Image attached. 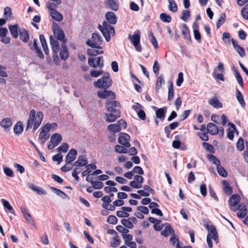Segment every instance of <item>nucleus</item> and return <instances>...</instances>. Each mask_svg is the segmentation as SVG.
<instances>
[{
	"mask_svg": "<svg viewBox=\"0 0 248 248\" xmlns=\"http://www.w3.org/2000/svg\"><path fill=\"white\" fill-rule=\"evenodd\" d=\"M94 84L95 87L105 89L97 92V95L99 98L104 99L108 98L113 100L116 98L115 94L113 92L106 90L112 85V80L109 78L108 73L105 74L101 78L98 79Z\"/></svg>",
	"mask_w": 248,
	"mask_h": 248,
	"instance_id": "obj_1",
	"label": "nucleus"
},
{
	"mask_svg": "<svg viewBox=\"0 0 248 248\" xmlns=\"http://www.w3.org/2000/svg\"><path fill=\"white\" fill-rule=\"evenodd\" d=\"M36 115V111L34 109L31 110L29 114V118L28 121L26 130L31 128L33 125V130L35 131L41 124L43 119V113L42 111H38Z\"/></svg>",
	"mask_w": 248,
	"mask_h": 248,
	"instance_id": "obj_2",
	"label": "nucleus"
},
{
	"mask_svg": "<svg viewBox=\"0 0 248 248\" xmlns=\"http://www.w3.org/2000/svg\"><path fill=\"white\" fill-rule=\"evenodd\" d=\"M109 24V23L107 21H104L102 23V26L100 24L98 26V29L101 31L107 42H108L110 39V34H114L115 33L114 28Z\"/></svg>",
	"mask_w": 248,
	"mask_h": 248,
	"instance_id": "obj_3",
	"label": "nucleus"
},
{
	"mask_svg": "<svg viewBox=\"0 0 248 248\" xmlns=\"http://www.w3.org/2000/svg\"><path fill=\"white\" fill-rule=\"evenodd\" d=\"M86 44L92 48H101L100 45L102 44V41L99 34L93 33L91 39L88 40Z\"/></svg>",
	"mask_w": 248,
	"mask_h": 248,
	"instance_id": "obj_4",
	"label": "nucleus"
},
{
	"mask_svg": "<svg viewBox=\"0 0 248 248\" xmlns=\"http://www.w3.org/2000/svg\"><path fill=\"white\" fill-rule=\"evenodd\" d=\"M53 32L54 37L60 41H62V44L65 45L67 42L66 40L65 39V34L62 29L60 28L56 23L54 25L53 28Z\"/></svg>",
	"mask_w": 248,
	"mask_h": 248,
	"instance_id": "obj_5",
	"label": "nucleus"
},
{
	"mask_svg": "<svg viewBox=\"0 0 248 248\" xmlns=\"http://www.w3.org/2000/svg\"><path fill=\"white\" fill-rule=\"evenodd\" d=\"M62 136L57 133L53 134L50 140L48 143L47 148L51 150L56 147L62 141Z\"/></svg>",
	"mask_w": 248,
	"mask_h": 248,
	"instance_id": "obj_6",
	"label": "nucleus"
},
{
	"mask_svg": "<svg viewBox=\"0 0 248 248\" xmlns=\"http://www.w3.org/2000/svg\"><path fill=\"white\" fill-rule=\"evenodd\" d=\"M88 64L90 66L95 68L97 66L102 68L104 66V61L102 56L97 58H89L88 59Z\"/></svg>",
	"mask_w": 248,
	"mask_h": 248,
	"instance_id": "obj_7",
	"label": "nucleus"
},
{
	"mask_svg": "<svg viewBox=\"0 0 248 248\" xmlns=\"http://www.w3.org/2000/svg\"><path fill=\"white\" fill-rule=\"evenodd\" d=\"M131 42L135 46V49L138 52H140L142 50L141 45L140 44V35L139 34H134L132 35H129L128 36Z\"/></svg>",
	"mask_w": 248,
	"mask_h": 248,
	"instance_id": "obj_8",
	"label": "nucleus"
},
{
	"mask_svg": "<svg viewBox=\"0 0 248 248\" xmlns=\"http://www.w3.org/2000/svg\"><path fill=\"white\" fill-rule=\"evenodd\" d=\"M130 140V136L125 133H121L119 134V137L118 138V142L124 146L125 147L128 148L130 146V144L129 142Z\"/></svg>",
	"mask_w": 248,
	"mask_h": 248,
	"instance_id": "obj_9",
	"label": "nucleus"
},
{
	"mask_svg": "<svg viewBox=\"0 0 248 248\" xmlns=\"http://www.w3.org/2000/svg\"><path fill=\"white\" fill-rule=\"evenodd\" d=\"M109 113L105 114L107 117L106 121L108 123L114 122L117 118L120 117V110H115L114 112H109Z\"/></svg>",
	"mask_w": 248,
	"mask_h": 248,
	"instance_id": "obj_10",
	"label": "nucleus"
},
{
	"mask_svg": "<svg viewBox=\"0 0 248 248\" xmlns=\"http://www.w3.org/2000/svg\"><path fill=\"white\" fill-rule=\"evenodd\" d=\"M120 104L116 101H108L106 103V107L108 112H114L115 110H119L116 108L119 107Z\"/></svg>",
	"mask_w": 248,
	"mask_h": 248,
	"instance_id": "obj_11",
	"label": "nucleus"
},
{
	"mask_svg": "<svg viewBox=\"0 0 248 248\" xmlns=\"http://www.w3.org/2000/svg\"><path fill=\"white\" fill-rule=\"evenodd\" d=\"M232 210L234 211L236 210L235 208H234ZM237 210H238L237 212V215L239 218H243L247 215V210L244 204L240 203L239 204Z\"/></svg>",
	"mask_w": 248,
	"mask_h": 248,
	"instance_id": "obj_12",
	"label": "nucleus"
},
{
	"mask_svg": "<svg viewBox=\"0 0 248 248\" xmlns=\"http://www.w3.org/2000/svg\"><path fill=\"white\" fill-rule=\"evenodd\" d=\"M232 44L233 45V47L237 51V52L239 54L241 57H243L245 56V51L244 48L238 45V43L237 41H235L233 39H232L231 40Z\"/></svg>",
	"mask_w": 248,
	"mask_h": 248,
	"instance_id": "obj_13",
	"label": "nucleus"
},
{
	"mask_svg": "<svg viewBox=\"0 0 248 248\" xmlns=\"http://www.w3.org/2000/svg\"><path fill=\"white\" fill-rule=\"evenodd\" d=\"M21 211L24 217L26 219V220L27 221L28 223L30 224L31 226H34V221L33 219L31 218V217L29 213L27 212V209L23 206H21L20 207Z\"/></svg>",
	"mask_w": 248,
	"mask_h": 248,
	"instance_id": "obj_14",
	"label": "nucleus"
},
{
	"mask_svg": "<svg viewBox=\"0 0 248 248\" xmlns=\"http://www.w3.org/2000/svg\"><path fill=\"white\" fill-rule=\"evenodd\" d=\"M77 155V152L76 150L74 149H71L66 156L65 161L67 164H70L74 161L76 158Z\"/></svg>",
	"mask_w": 248,
	"mask_h": 248,
	"instance_id": "obj_15",
	"label": "nucleus"
},
{
	"mask_svg": "<svg viewBox=\"0 0 248 248\" xmlns=\"http://www.w3.org/2000/svg\"><path fill=\"white\" fill-rule=\"evenodd\" d=\"M154 109H156L155 115L157 118L163 121L165 118V115L167 111V108L163 107L160 108H157L156 107H154Z\"/></svg>",
	"mask_w": 248,
	"mask_h": 248,
	"instance_id": "obj_16",
	"label": "nucleus"
},
{
	"mask_svg": "<svg viewBox=\"0 0 248 248\" xmlns=\"http://www.w3.org/2000/svg\"><path fill=\"white\" fill-rule=\"evenodd\" d=\"M50 43L52 49L54 53H57L60 50V45L57 40L53 38L52 36L49 37Z\"/></svg>",
	"mask_w": 248,
	"mask_h": 248,
	"instance_id": "obj_17",
	"label": "nucleus"
},
{
	"mask_svg": "<svg viewBox=\"0 0 248 248\" xmlns=\"http://www.w3.org/2000/svg\"><path fill=\"white\" fill-rule=\"evenodd\" d=\"M9 29L12 37L15 39L17 38L18 36V31L19 32V30H21L18 25L16 24L14 25L9 26Z\"/></svg>",
	"mask_w": 248,
	"mask_h": 248,
	"instance_id": "obj_18",
	"label": "nucleus"
},
{
	"mask_svg": "<svg viewBox=\"0 0 248 248\" xmlns=\"http://www.w3.org/2000/svg\"><path fill=\"white\" fill-rule=\"evenodd\" d=\"M105 17L108 23L110 24H115L117 22V17L115 14L112 12H107Z\"/></svg>",
	"mask_w": 248,
	"mask_h": 248,
	"instance_id": "obj_19",
	"label": "nucleus"
},
{
	"mask_svg": "<svg viewBox=\"0 0 248 248\" xmlns=\"http://www.w3.org/2000/svg\"><path fill=\"white\" fill-rule=\"evenodd\" d=\"M62 49L60 52V57L62 60L65 61L69 57V51L65 45L62 44Z\"/></svg>",
	"mask_w": 248,
	"mask_h": 248,
	"instance_id": "obj_20",
	"label": "nucleus"
},
{
	"mask_svg": "<svg viewBox=\"0 0 248 248\" xmlns=\"http://www.w3.org/2000/svg\"><path fill=\"white\" fill-rule=\"evenodd\" d=\"M207 129L208 132L212 135L217 134L218 132V126L213 123H209L207 124Z\"/></svg>",
	"mask_w": 248,
	"mask_h": 248,
	"instance_id": "obj_21",
	"label": "nucleus"
},
{
	"mask_svg": "<svg viewBox=\"0 0 248 248\" xmlns=\"http://www.w3.org/2000/svg\"><path fill=\"white\" fill-rule=\"evenodd\" d=\"M12 125V122L10 118H5L0 122V125L3 127L5 130L10 128Z\"/></svg>",
	"mask_w": 248,
	"mask_h": 248,
	"instance_id": "obj_22",
	"label": "nucleus"
},
{
	"mask_svg": "<svg viewBox=\"0 0 248 248\" xmlns=\"http://www.w3.org/2000/svg\"><path fill=\"white\" fill-rule=\"evenodd\" d=\"M240 201V197L238 194L232 195L229 200V204L231 206H235Z\"/></svg>",
	"mask_w": 248,
	"mask_h": 248,
	"instance_id": "obj_23",
	"label": "nucleus"
},
{
	"mask_svg": "<svg viewBox=\"0 0 248 248\" xmlns=\"http://www.w3.org/2000/svg\"><path fill=\"white\" fill-rule=\"evenodd\" d=\"M19 37L20 39L24 42H28L29 40V35L27 31L22 29L19 30Z\"/></svg>",
	"mask_w": 248,
	"mask_h": 248,
	"instance_id": "obj_24",
	"label": "nucleus"
},
{
	"mask_svg": "<svg viewBox=\"0 0 248 248\" xmlns=\"http://www.w3.org/2000/svg\"><path fill=\"white\" fill-rule=\"evenodd\" d=\"M209 104L216 108H221L222 105L216 97L211 98L208 101Z\"/></svg>",
	"mask_w": 248,
	"mask_h": 248,
	"instance_id": "obj_25",
	"label": "nucleus"
},
{
	"mask_svg": "<svg viewBox=\"0 0 248 248\" xmlns=\"http://www.w3.org/2000/svg\"><path fill=\"white\" fill-rule=\"evenodd\" d=\"M165 83V80L164 79V76L161 74L157 79L155 84V90L157 93L159 92V90L162 87V84Z\"/></svg>",
	"mask_w": 248,
	"mask_h": 248,
	"instance_id": "obj_26",
	"label": "nucleus"
},
{
	"mask_svg": "<svg viewBox=\"0 0 248 248\" xmlns=\"http://www.w3.org/2000/svg\"><path fill=\"white\" fill-rule=\"evenodd\" d=\"M23 130V125L21 121H18L14 127V131L15 134L20 135Z\"/></svg>",
	"mask_w": 248,
	"mask_h": 248,
	"instance_id": "obj_27",
	"label": "nucleus"
},
{
	"mask_svg": "<svg viewBox=\"0 0 248 248\" xmlns=\"http://www.w3.org/2000/svg\"><path fill=\"white\" fill-rule=\"evenodd\" d=\"M29 187L32 190L37 192V194L39 195H46V192L42 188L40 187L37 186L33 184H30L29 185Z\"/></svg>",
	"mask_w": 248,
	"mask_h": 248,
	"instance_id": "obj_28",
	"label": "nucleus"
},
{
	"mask_svg": "<svg viewBox=\"0 0 248 248\" xmlns=\"http://www.w3.org/2000/svg\"><path fill=\"white\" fill-rule=\"evenodd\" d=\"M236 97L241 106L244 108L245 107V102L241 93L238 89H236Z\"/></svg>",
	"mask_w": 248,
	"mask_h": 248,
	"instance_id": "obj_29",
	"label": "nucleus"
},
{
	"mask_svg": "<svg viewBox=\"0 0 248 248\" xmlns=\"http://www.w3.org/2000/svg\"><path fill=\"white\" fill-rule=\"evenodd\" d=\"M0 202L2 203L4 208L8 210L11 214L16 215V213L15 212L14 210L13 209L12 206L10 205L8 201L4 199H1L0 200Z\"/></svg>",
	"mask_w": 248,
	"mask_h": 248,
	"instance_id": "obj_30",
	"label": "nucleus"
},
{
	"mask_svg": "<svg viewBox=\"0 0 248 248\" xmlns=\"http://www.w3.org/2000/svg\"><path fill=\"white\" fill-rule=\"evenodd\" d=\"M88 164V161L84 159L83 156H79L78 160L74 163V166H84Z\"/></svg>",
	"mask_w": 248,
	"mask_h": 248,
	"instance_id": "obj_31",
	"label": "nucleus"
},
{
	"mask_svg": "<svg viewBox=\"0 0 248 248\" xmlns=\"http://www.w3.org/2000/svg\"><path fill=\"white\" fill-rule=\"evenodd\" d=\"M50 15L56 21H61L63 19V16L57 10L50 12Z\"/></svg>",
	"mask_w": 248,
	"mask_h": 248,
	"instance_id": "obj_32",
	"label": "nucleus"
},
{
	"mask_svg": "<svg viewBox=\"0 0 248 248\" xmlns=\"http://www.w3.org/2000/svg\"><path fill=\"white\" fill-rule=\"evenodd\" d=\"M107 5L111 10L116 11L119 9V6L115 0H107Z\"/></svg>",
	"mask_w": 248,
	"mask_h": 248,
	"instance_id": "obj_33",
	"label": "nucleus"
},
{
	"mask_svg": "<svg viewBox=\"0 0 248 248\" xmlns=\"http://www.w3.org/2000/svg\"><path fill=\"white\" fill-rule=\"evenodd\" d=\"M208 229L209 232V233H210L213 239H214L216 241L218 240L217 232L215 227L214 226H211L210 227L208 228Z\"/></svg>",
	"mask_w": 248,
	"mask_h": 248,
	"instance_id": "obj_34",
	"label": "nucleus"
},
{
	"mask_svg": "<svg viewBox=\"0 0 248 248\" xmlns=\"http://www.w3.org/2000/svg\"><path fill=\"white\" fill-rule=\"evenodd\" d=\"M49 135L44 131H41L39 136V139L41 140V143L43 145L48 139Z\"/></svg>",
	"mask_w": 248,
	"mask_h": 248,
	"instance_id": "obj_35",
	"label": "nucleus"
},
{
	"mask_svg": "<svg viewBox=\"0 0 248 248\" xmlns=\"http://www.w3.org/2000/svg\"><path fill=\"white\" fill-rule=\"evenodd\" d=\"M228 125L231 126V127L233 128V130H231L230 128H228L227 130V137L231 140H232L234 137V130H235V126L233 124L231 123H229Z\"/></svg>",
	"mask_w": 248,
	"mask_h": 248,
	"instance_id": "obj_36",
	"label": "nucleus"
},
{
	"mask_svg": "<svg viewBox=\"0 0 248 248\" xmlns=\"http://www.w3.org/2000/svg\"><path fill=\"white\" fill-rule=\"evenodd\" d=\"M168 8L172 12L175 13L177 11L178 7L174 0H168Z\"/></svg>",
	"mask_w": 248,
	"mask_h": 248,
	"instance_id": "obj_37",
	"label": "nucleus"
},
{
	"mask_svg": "<svg viewBox=\"0 0 248 248\" xmlns=\"http://www.w3.org/2000/svg\"><path fill=\"white\" fill-rule=\"evenodd\" d=\"M108 129L109 131L113 132H118L121 130L120 125L117 123L109 124L108 126Z\"/></svg>",
	"mask_w": 248,
	"mask_h": 248,
	"instance_id": "obj_38",
	"label": "nucleus"
},
{
	"mask_svg": "<svg viewBox=\"0 0 248 248\" xmlns=\"http://www.w3.org/2000/svg\"><path fill=\"white\" fill-rule=\"evenodd\" d=\"M217 170L218 173L223 177H226L227 176V172L224 169V168L220 166V164L217 165Z\"/></svg>",
	"mask_w": 248,
	"mask_h": 248,
	"instance_id": "obj_39",
	"label": "nucleus"
},
{
	"mask_svg": "<svg viewBox=\"0 0 248 248\" xmlns=\"http://www.w3.org/2000/svg\"><path fill=\"white\" fill-rule=\"evenodd\" d=\"M50 189L57 195L62 198L63 199L65 198L67 196V195L64 192L59 189L53 187H51Z\"/></svg>",
	"mask_w": 248,
	"mask_h": 248,
	"instance_id": "obj_40",
	"label": "nucleus"
},
{
	"mask_svg": "<svg viewBox=\"0 0 248 248\" xmlns=\"http://www.w3.org/2000/svg\"><path fill=\"white\" fill-rule=\"evenodd\" d=\"M87 54L90 56H95L98 54H102L103 53V50H97L93 48H89L87 50Z\"/></svg>",
	"mask_w": 248,
	"mask_h": 248,
	"instance_id": "obj_41",
	"label": "nucleus"
},
{
	"mask_svg": "<svg viewBox=\"0 0 248 248\" xmlns=\"http://www.w3.org/2000/svg\"><path fill=\"white\" fill-rule=\"evenodd\" d=\"M234 75H235V78L237 79V81L238 83H239V85L241 87H243L244 84H243V80L241 76L240 75L239 71L237 69H235L234 70Z\"/></svg>",
	"mask_w": 248,
	"mask_h": 248,
	"instance_id": "obj_42",
	"label": "nucleus"
},
{
	"mask_svg": "<svg viewBox=\"0 0 248 248\" xmlns=\"http://www.w3.org/2000/svg\"><path fill=\"white\" fill-rule=\"evenodd\" d=\"M160 19L164 22L170 23L171 21V17L165 13L160 15Z\"/></svg>",
	"mask_w": 248,
	"mask_h": 248,
	"instance_id": "obj_43",
	"label": "nucleus"
},
{
	"mask_svg": "<svg viewBox=\"0 0 248 248\" xmlns=\"http://www.w3.org/2000/svg\"><path fill=\"white\" fill-rule=\"evenodd\" d=\"M114 150L116 152L120 154H126L127 152V149L126 148L119 145L115 146Z\"/></svg>",
	"mask_w": 248,
	"mask_h": 248,
	"instance_id": "obj_44",
	"label": "nucleus"
},
{
	"mask_svg": "<svg viewBox=\"0 0 248 248\" xmlns=\"http://www.w3.org/2000/svg\"><path fill=\"white\" fill-rule=\"evenodd\" d=\"M172 232H173L172 228L170 226H168L162 231L161 234L165 237H167Z\"/></svg>",
	"mask_w": 248,
	"mask_h": 248,
	"instance_id": "obj_45",
	"label": "nucleus"
},
{
	"mask_svg": "<svg viewBox=\"0 0 248 248\" xmlns=\"http://www.w3.org/2000/svg\"><path fill=\"white\" fill-rule=\"evenodd\" d=\"M120 238L118 235H115L111 242L110 246L113 248H116L120 245Z\"/></svg>",
	"mask_w": 248,
	"mask_h": 248,
	"instance_id": "obj_46",
	"label": "nucleus"
},
{
	"mask_svg": "<svg viewBox=\"0 0 248 248\" xmlns=\"http://www.w3.org/2000/svg\"><path fill=\"white\" fill-rule=\"evenodd\" d=\"M121 223L127 228L132 229L134 227L133 223L129 220V219H122L121 220Z\"/></svg>",
	"mask_w": 248,
	"mask_h": 248,
	"instance_id": "obj_47",
	"label": "nucleus"
},
{
	"mask_svg": "<svg viewBox=\"0 0 248 248\" xmlns=\"http://www.w3.org/2000/svg\"><path fill=\"white\" fill-rule=\"evenodd\" d=\"M149 39L151 42V43L154 46L155 48H158V43L154 35V33L152 32H150L149 33Z\"/></svg>",
	"mask_w": 248,
	"mask_h": 248,
	"instance_id": "obj_48",
	"label": "nucleus"
},
{
	"mask_svg": "<svg viewBox=\"0 0 248 248\" xmlns=\"http://www.w3.org/2000/svg\"><path fill=\"white\" fill-rule=\"evenodd\" d=\"M226 19V15L224 13L220 15V17L217 23V28L218 29L224 23Z\"/></svg>",
	"mask_w": 248,
	"mask_h": 248,
	"instance_id": "obj_49",
	"label": "nucleus"
},
{
	"mask_svg": "<svg viewBox=\"0 0 248 248\" xmlns=\"http://www.w3.org/2000/svg\"><path fill=\"white\" fill-rule=\"evenodd\" d=\"M191 16L190 12L189 10H183L181 19L183 21L186 22L187 21V18Z\"/></svg>",
	"mask_w": 248,
	"mask_h": 248,
	"instance_id": "obj_50",
	"label": "nucleus"
},
{
	"mask_svg": "<svg viewBox=\"0 0 248 248\" xmlns=\"http://www.w3.org/2000/svg\"><path fill=\"white\" fill-rule=\"evenodd\" d=\"M69 145L66 143H62L60 146L57 148V150L58 152L66 153L68 150Z\"/></svg>",
	"mask_w": 248,
	"mask_h": 248,
	"instance_id": "obj_51",
	"label": "nucleus"
},
{
	"mask_svg": "<svg viewBox=\"0 0 248 248\" xmlns=\"http://www.w3.org/2000/svg\"><path fill=\"white\" fill-rule=\"evenodd\" d=\"M236 146L237 149L240 151L244 149V140L242 138L240 137L239 138L236 144Z\"/></svg>",
	"mask_w": 248,
	"mask_h": 248,
	"instance_id": "obj_52",
	"label": "nucleus"
},
{
	"mask_svg": "<svg viewBox=\"0 0 248 248\" xmlns=\"http://www.w3.org/2000/svg\"><path fill=\"white\" fill-rule=\"evenodd\" d=\"M202 146L206 150L210 152V153H214L215 148L212 145L208 143L203 142L202 143Z\"/></svg>",
	"mask_w": 248,
	"mask_h": 248,
	"instance_id": "obj_53",
	"label": "nucleus"
},
{
	"mask_svg": "<svg viewBox=\"0 0 248 248\" xmlns=\"http://www.w3.org/2000/svg\"><path fill=\"white\" fill-rule=\"evenodd\" d=\"M207 158L210 160L212 161L213 163L216 165V166L217 165L220 164V160L217 157L212 154L208 155Z\"/></svg>",
	"mask_w": 248,
	"mask_h": 248,
	"instance_id": "obj_54",
	"label": "nucleus"
},
{
	"mask_svg": "<svg viewBox=\"0 0 248 248\" xmlns=\"http://www.w3.org/2000/svg\"><path fill=\"white\" fill-rule=\"evenodd\" d=\"M242 16L246 19H248V3L241 10Z\"/></svg>",
	"mask_w": 248,
	"mask_h": 248,
	"instance_id": "obj_55",
	"label": "nucleus"
},
{
	"mask_svg": "<svg viewBox=\"0 0 248 248\" xmlns=\"http://www.w3.org/2000/svg\"><path fill=\"white\" fill-rule=\"evenodd\" d=\"M92 185L93 187L96 189H99L102 188L104 184L101 181H94L92 182Z\"/></svg>",
	"mask_w": 248,
	"mask_h": 248,
	"instance_id": "obj_56",
	"label": "nucleus"
},
{
	"mask_svg": "<svg viewBox=\"0 0 248 248\" xmlns=\"http://www.w3.org/2000/svg\"><path fill=\"white\" fill-rule=\"evenodd\" d=\"M222 183H223L224 184H227L226 186L224 188V190L225 192V193L229 195L231 194L232 192V188L229 186V185L228 183H227L225 180H223L222 181Z\"/></svg>",
	"mask_w": 248,
	"mask_h": 248,
	"instance_id": "obj_57",
	"label": "nucleus"
},
{
	"mask_svg": "<svg viewBox=\"0 0 248 248\" xmlns=\"http://www.w3.org/2000/svg\"><path fill=\"white\" fill-rule=\"evenodd\" d=\"M3 171L4 173L9 177H13L14 175V172L12 169H11L9 168L8 167H4L3 168Z\"/></svg>",
	"mask_w": 248,
	"mask_h": 248,
	"instance_id": "obj_58",
	"label": "nucleus"
},
{
	"mask_svg": "<svg viewBox=\"0 0 248 248\" xmlns=\"http://www.w3.org/2000/svg\"><path fill=\"white\" fill-rule=\"evenodd\" d=\"M122 236L124 240V243L125 245H127V244L130 243V241H131L133 239V236L131 234H123Z\"/></svg>",
	"mask_w": 248,
	"mask_h": 248,
	"instance_id": "obj_59",
	"label": "nucleus"
},
{
	"mask_svg": "<svg viewBox=\"0 0 248 248\" xmlns=\"http://www.w3.org/2000/svg\"><path fill=\"white\" fill-rule=\"evenodd\" d=\"M118 219L115 216H109L107 219V222L111 224H116L117 223Z\"/></svg>",
	"mask_w": 248,
	"mask_h": 248,
	"instance_id": "obj_60",
	"label": "nucleus"
},
{
	"mask_svg": "<svg viewBox=\"0 0 248 248\" xmlns=\"http://www.w3.org/2000/svg\"><path fill=\"white\" fill-rule=\"evenodd\" d=\"M52 160L53 161H57L58 164H59L62 161V155L61 154H58L52 156Z\"/></svg>",
	"mask_w": 248,
	"mask_h": 248,
	"instance_id": "obj_61",
	"label": "nucleus"
},
{
	"mask_svg": "<svg viewBox=\"0 0 248 248\" xmlns=\"http://www.w3.org/2000/svg\"><path fill=\"white\" fill-rule=\"evenodd\" d=\"M184 81L183 74L182 72H180L178 74V78L176 81V85L177 86L180 87Z\"/></svg>",
	"mask_w": 248,
	"mask_h": 248,
	"instance_id": "obj_62",
	"label": "nucleus"
},
{
	"mask_svg": "<svg viewBox=\"0 0 248 248\" xmlns=\"http://www.w3.org/2000/svg\"><path fill=\"white\" fill-rule=\"evenodd\" d=\"M117 216L119 217H128L129 216V214L123 211H118L116 213Z\"/></svg>",
	"mask_w": 248,
	"mask_h": 248,
	"instance_id": "obj_63",
	"label": "nucleus"
},
{
	"mask_svg": "<svg viewBox=\"0 0 248 248\" xmlns=\"http://www.w3.org/2000/svg\"><path fill=\"white\" fill-rule=\"evenodd\" d=\"M116 229L119 232L122 233V234L127 233V232H129V230L127 229L124 228L121 225L117 226L116 227Z\"/></svg>",
	"mask_w": 248,
	"mask_h": 248,
	"instance_id": "obj_64",
	"label": "nucleus"
}]
</instances>
